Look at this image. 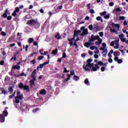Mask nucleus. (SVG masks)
<instances>
[{"instance_id":"1","label":"nucleus","mask_w":128,"mask_h":128,"mask_svg":"<svg viewBox=\"0 0 128 128\" xmlns=\"http://www.w3.org/2000/svg\"><path fill=\"white\" fill-rule=\"evenodd\" d=\"M26 24L28 26H37L38 28L40 26V24L38 22V20H36L34 19H32L27 21Z\"/></svg>"},{"instance_id":"2","label":"nucleus","mask_w":128,"mask_h":128,"mask_svg":"<svg viewBox=\"0 0 128 128\" xmlns=\"http://www.w3.org/2000/svg\"><path fill=\"white\" fill-rule=\"evenodd\" d=\"M94 63H90L86 64H84L82 66V68L85 72H90V68H94Z\"/></svg>"},{"instance_id":"3","label":"nucleus","mask_w":128,"mask_h":128,"mask_svg":"<svg viewBox=\"0 0 128 128\" xmlns=\"http://www.w3.org/2000/svg\"><path fill=\"white\" fill-rule=\"evenodd\" d=\"M19 88L20 90H26L27 92H30V86L26 84L24 85L22 83L20 82L19 85Z\"/></svg>"},{"instance_id":"4","label":"nucleus","mask_w":128,"mask_h":128,"mask_svg":"<svg viewBox=\"0 0 128 128\" xmlns=\"http://www.w3.org/2000/svg\"><path fill=\"white\" fill-rule=\"evenodd\" d=\"M8 9L6 8L5 10L4 13L3 14L2 16L4 18H6L8 20H11L12 18V16H8Z\"/></svg>"},{"instance_id":"5","label":"nucleus","mask_w":128,"mask_h":128,"mask_svg":"<svg viewBox=\"0 0 128 128\" xmlns=\"http://www.w3.org/2000/svg\"><path fill=\"white\" fill-rule=\"evenodd\" d=\"M18 100H24V96L22 94H20V96H16L15 97V103L16 104H20V101Z\"/></svg>"},{"instance_id":"6","label":"nucleus","mask_w":128,"mask_h":128,"mask_svg":"<svg viewBox=\"0 0 128 128\" xmlns=\"http://www.w3.org/2000/svg\"><path fill=\"white\" fill-rule=\"evenodd\" d=\"M20 105H21V107H20V110L22 112H24V110H28V104L26 105V104H22V102H20Z\"/></svg>"},{"instance_id":"7","label":"nucleus","mask_w":128,"mask_h":128,"mask_svg":"<svg viewBox=\"0 0 128 128\" xmlns=\"http://www.w3.org/2000/svg\"><path fill=\"white\" fill-rule=\"evenodd\" d=\"M36 70H34L31 74V78L32 80H36Z\"/></svg>"},{"instance_id":"8","label":"nucleus","mask_w":128,"mask_h":128,"mask_svg":"<svg viewBox=\"0 0 128 128\" xmlns=\"http://www.w3.org/2000/svg\"><path fill=\"white\" fill-rule=\"evenodd\" d=\"M76 36H74H74L72 38H71L70 39H68V41L69 42V44H70V46H72L74 44V42L72 40H74L75 42L76 40Z\"/></svg>"},{"instance_id":"9","label":"nucleus","mask_w":128,"mask_h":128,"mask_svg":"<svg viewBox=\"0 0 128 128\" xmlns=\"http://www.w3.org/2000/svg\"><path fill=\"white\" fill-rule=\"evenodd\" d=\"M95 66H93L91 70L92 72H96L98 70H100V66L98 64H95Z\"/></svg>"},{"instance_id":"10","label":"nucleus","mask_w":128,"mask_h":128,"mask_svg":"<svg viewBox=\"0 0 128 128\" xmlns=\"http://www.w3.org/2000/svg\"><path fill=\"white\" fill-rule=\"evenodd\" d=\"M8 108H5L4 110L2 112L4 116H8V110H6Z\"/></svg>"},{"instance_id":"11","label":"nucleus","mask_w":128,"mask_h":128,"mask_svg":"<svg viewBox=\"0 0 128 128\" xmlns=\"http://www.w3.org/2000/svg\"><path fill=\"white\" fill-rule=\"evenodd\" d=\"M80 32H82L80 30H75L74 34V36H78V34H80Z\"/></svg>"},{"instance_id":"12","label":"nucleus","mask_w":128,"mask_h":128,"mask_svg":"<svg viewBox=\"0 0 128 128\" xmlns=\"http://www.w3.org/2000/svg\"><path fill=\"white\" fill-rule=\"evenodd\" d=\"M0 122H4V116L0 114Z\"/></svg>"},{"instance_id":"13","label":"nucleus","mask_w":128,"mask_h":128,"mask_svg":"<svg viewBox=\"0 0 128 128\" xmlns=\"http://www.w3.org/2000/svg\"><path fill=\"white\" fill-rule=\"evenodd\" d=\"M112 28H120V24H114V22H112L111 24Z\"/></svg>"},{"instance_id":"14","label":"nucleus","mask_w":128,"mask_h":128,"mask_svg":"<svg viewBox=\"0 0 128 128\" xmlns=\"http://www.w3.org/2000/svg\"><path fill=\"white\" fill-rule=\"evenodd\" d=\"M88 34V28H86V30H83V32L80 34V36H86V34Z\"/></svg>"},{"instance_id":"15","label":"nucleus","mask_w":128,"mask_h":128,"mask_svg":"<svg viewBox=\"0 0 128 128\" xmlns=\"http://www.w3.org/2000/svg\"><path fill=\"white\" fill-rule=\"evenodd\" d=\"M13 70H20V66L15 65L12 66Z\"/></svg>"},{"instance_id":"16","label":"nucleus","mask_w":128,"mask_h":128,"mask_svg":"<svg viewBox=\"0 0 128 128\" xmlns=\"http://www.w3.org/2000/svg\"><path fill=\"white\" fill-rule=\"evenodd\" d=\"M40 94L44 96L46 94V90L42 89L40 91Z\"/></svg>"},{"instance_id":"17","label":"nucleus","mask_w":128,"mask_h":128,"mask_svg":"<svg viewBox=\"0 0 128 128\" xmlns=\"http://www.w3.org/2000/svg\"><path fill=\"white\" fill-rule=\"evenodd\" d=\"M58 48H56L54 50H53L52 52V54H54V56H56L58 54Z\"/></svg>"},{"instance_id":"18","label":"nucleus","mask_w":128,"mask_h":128,"mask_svg":"<svg viewBox=\"0 0 128 128\" xmlns=\"http://www.w3.org/2000/svg\"><path fill=\"white\" fill-rule=\"evenodd\" d=\"M30 86H36V84H34V80H30Z\"/></svg>"},{"instance_id":"19","label":"nucleus","mask_w":128,"mask_h":128,"mask_svg":"<svg viewBox=\"0 0 128 128\" xmlns=\"http://www.w3.org/2000/svg\"><path fill=\"white\" fill-rule=\"evenodd\" d=\"M96 40V37L94 36V34H92L91 36V39L89 40V42H94Z\"/></svg>"},{"instance_id":"20","label":"nucleus","mask_w":128,"mask_h":128,"mask_svg":"<svg viewBox=\"0 0 128 128\" xmlns=\"http://www.w3.org/2000/svg\"><path fill=\"white\" fill-rule=\"evenodd\" d=\"M114 56H120V52L115 51L114 52Z\"/></svg>"},{"instance_id":"21","label":"nucleus","mask_w":128,"mask_h":128,"mask_svg":"<svg viewBox=\"0 0 128 128\" xmlns=\"http://www.w3.org/2000/svg\"><path fill=\"white\" fill-rule=\"evenodd\" d=\"M55 38H57V40H60L62 38V36L60 35V33H57L55 36Z\"/></svg>"},{"instance_id":"22","label":"nucleus","mask_w":128,"mask_h":128,"mask_svg":"<svg viewBox=\"0 0 128 128\" xmlns=\"http://www.w3.org/2000/svg\"><path fill=\"white\" fill-rule=\"evenodd\" d=\"M8 90L10 94H12V92H14V86H10Z\"/></svg>"},{"instance_id":"23","label":"nucleus","mask_w":128,"mask_h":128,"mask_svg":"<svg viewBox=\"0 0 128 128\" xmlns=\"http://www.w3.org/2000/svg\"><path fill=\"white\" fill-rule=\"evenodd\" d=\"M96 20H98V21L100 20L101 22H104V20H102V17H100V16L96 17Z\"/></svg>"},{"instance_id":"24","label":"nucleus","mask_w":128,"mask_h":128,"mask_svg":"<svg viewBox=\"0 0 128 128\" xmlns=\"http://www.w3.org/2000/svg\"><path fill=\"white\" fill-rule=\"evenodd\" d=\"M110 14H108L104 16V18H105V20H108V18H110Z\"/></svg>"},{"instance_id":"25","label":"nucleus","mask_w":128,"mask_h":128,"mask_svg":"<svg viewBox=\"0 0 128 128\" xmlns=\"http://www.w3.org/2000/svg\"><path fill=\"white\" fill-rule=\"evenodd\" d=\"M102 40H98V42H96V46H100L102 44Z\"/></svg>"},{"instance_id":"26","label":"nucleus","mask_w":128,"mask_h":128,"mask_svg":"<svg viewBox=\"0 0 128 128\" xmlns=\"http://www.w3.org/2000/svg\"><path fill=\"white\" fill-rule=\"evenodd\" d=\"M24 76V73L22 72L19 75L14 74V76H16V78H18V76Z\"/></svg>"},{"instance_id":"27","label":"nucleus","mask_w":128,"mask_h":128,"mask_svg":"<svg viewBox=\"0 0 128 128\" xmlns=\"http://www.w3.org/2000/svg\"><path fill=\"white\" fill-rule=\"evenodd\" d=\"M80 80V77L76 75H74V80Z\"/></svg>"},{"instance_id":"28","label":"nucleus","mask_w":128,"mask_h":128,"mask_svg":"<svg viewBox=\"0 0 128 128\" xmlns=\"http://www.w3.org/2000/svg\"><path fill=\"white\" fill-rule=\"evenodd\" d=\"M106 13H107L106 11H104V12H100V16H106Z\"/></svg>"},{"instance_id":"29","label":"nucleus","mask_w":128,"mask_h":128,"mask_svg":"<svg viewBox=\"0 0 128 128\" xmlns=\"http://www.w3.org/2000/svg\"><path fill=\"white\" fill-rule=\"evenodd\" d=\"M118 36L120 40H122V38H124V34H119Z\"/></svg>"},{"instance_id":"30","label":"nucleus","mask_w":128,"mask_h":128,"mask_svg":"<svg viewBox=\"0 0 128 128\" xmlns=\"http://www.w3.org/2000/svg\"><path fill=\"white\" fill-rule=\"evenodd\" d=\"M38 110H40V108H36L34 110H32V112H34V114H35V112H38Z\"/></svg>"},{"instance_id":"31","label":"nucleus","mask_w":128,"mask_h":128,"mask_svg":"<svg viewBox=\"0 0 128 128\" xmlns=\"http://www.w3.org/2000/svg\"><path fill=\"white\" fill-rule=\"evenodd\" d=\"M84 46H86V48H90V44H89L88 42H86L84 44Z\"/></svg>"},{"instance_id":"32","label":"nucleus","mask_w":128,"mask_h":128,"mask_svg":"<svg viewBox=\"0 0 128 128\" xmlns=\"http://www.w3.org/2000/svg\"><path fill=\"white\" fill-rule=\"evenodd\" d=\"M94 48H96V50H98V47H96V46H90V50H94Z\"/></svg>"},{"instance_id":"33","label":"nucleus","mask_w":128,"mask_h":128,"mask_svg":"<svg viewBox=\"0 0 128 128\" xmlns=\"http://www.w3.org/2000/svg\"><path fill=\"white\" fill-rule=\"evenodd\" d=\"M92 62V58H89L88 60H87V64H90V62Z\"/></svg>"},{"instance_id":"34","label":"nucleus","mask_w":128,"mask_h":128,"mask_svg":"<svg viewBox=\"0 0 128 128\" xmlns=\"http://www.w3.org/2000/svg\"><path fill=\"white\" fill-rule=\"evenodd\" d=\"M100 40V36H98V35H97L96 36H95V40Z\"/></svg>"},{"instance_id":"35","label":"nucleus","mask_w":128,"mask_h":128,"mask_svg":"<svg viewBox=\"0 0 128 128\" xmlns=\"http://www.w3.org/2000/svg\"><path fill=\"white\" fill-rule=\"evenodd\" d=\"M88 28L90 30H94V26H92V24H90L88 26Z\"/></svg>"},{"instance_id":"36","label":"nucleus","mask_w":128,"mask_h":128,"mask_svg":"<svg viewBox=\"0 0 128 128\" xmlns=\"http://www.w3.org/2000/svg\"><path fill=\"white\" fill-rule=\"evenodd\" d=\"M98 66H104V63L102 61H98Z\"/></svg>"},{"instance_id":"37","label":"nucleus","mask_w":128,"mask_h":128,"mask_svg":"<svg viewBox=\"0 0 128 128\" xmlns=\"http://www.w3.org/2000/svg\"><path fill=\"white\" fill-rule=\"evenodd\" d=\"M73 44L74 46H76L75 48H78V44L76 41L74 42V43H73Z\"/></svg>"},{"instance_id":"38","label":"nucleus","mask_w":128,"mask_h":128,"mask_svg":"<svg viewBox=\"0 0 128 128\" xmlns=\"http://www.w3.org/2000/svg\"><path fill=\"white\" fill-rule=\"evenodd\" d=\"M116 46L114 47V48L116 50H118V48H120V46L118 45V43H116Z\"/></svg>"},{"instance_id":"39","label":"nucleus","mask_w":128,"mask_h":128,"mask_svg":"<svg viewBox=\"0 0 128 128\" xmlns=\"http://www.w3.org/2000/svg\"><path fill=\"white\" fill-rule=\"evenodd\" d=\"M34 42V38H30L28 40V42L29 44H32Z\"/></svg>"},{"instance_id":"40","label":"nucleus","mask_w":128,"mask_h":128,"mask_svg":"<svg viewBox=\"0 0 128 128\" xmlns=\"http://www.w3.org/2000/svg\"><path fill=\"white\" fill-rule=\"evenodd\" d=\"M110 30L111 32H114V33L116 32V30L114 28H111Z\"/></svg>"},{"instance_id":"41","label":"nucleus","mask_w":128,"mask_h":128,"mask_svg":"<svg viewBox=\"0 0 128 128\" xmlns=\"http://www.w3.org/2000/svg\"><path fill=\"white\" fill-rule=\"evenodd\" d=\"M12 16H16V12L14 10V12L12 14Z\"/></svg>"},{"instance_id":"42","label":"nucleus","mask_w":128,"mask_h":128,"mask_svg":"<svg viewBox=\"0 0 128 128\" xmlns=\"http://www.w3.org/2000/svg\"><path fill=\"white\" fill-rule=\"evenodd\" d=\"M44 64H40V66H38V68H44Z\"/></svg>"},{"instance_id":"43","label":"nucleus","mask_w":128,"mask_h":128,"mask_svg":"<svg viewBox=\"0 0 128 128\" xmlns=\"http://www.w3.org/2000/svg\"><path fill=\"white\" fill-rule=\"evenodd\" d=\"M14 11L16 12H20V8L18 7H16Z\"/></svg>"},{"instance_id":"44","label":"nucleus","mask_w":128,"mask_h":128,"mask_svg":"<svg viewBox=\"0 0 128 128\" xmlns=\"http://www.w3.org/2000/svg\"><path fill=\"white\" fill-rule=\"evenodd\" d=\"M50 64V60H48L47 62H44L42 64H43V66H46V64Z\"/></svg>"},{"instance_id":"45","label":"nucleus","mask_w":128,"mask_h":128,"mask_svg":"<svg viewBox=\"0 0 128 128\" xmlns=\"http://www.w3.org/2000/svg\"><path fill=\"white\" fill-rule=\"evenodd\" d=\"M114 44H116V42L114 41H112L110 43V46H114Z\"/></svg>"},{"instance_id":"46","label":"nucleus","mask_w":128,"mask_h":128,"mask_svg":"<svg viewBox=\"0 0 128 128\" xmlns=\"http://www.w3.org/2000/svg\"><path fill=\"white\" fill-rule=\"evenodd\" d=\"M31 64H36V59H34L30 61Z\"/></svg>"},{"instance_id":"47","label":"nucleus","mask_w":128,"mask_h":128,"mask_svg":"<svg viewBox=\"0 0 128 128\" xmlns=\"http://www.w3.org/2000/svg\"><path fill=\"white\" fill-rule=\"evenodd\" d=\"M1 34L3 36H6V33L5 32H1Z\"/></svg>"},{"instance_id":"48","label":"nucleus","mask_w":128,"mask_h":128,"mask_svg":"<svg viewBox=\"0 0 128 128\" xmlns=\"http://www.w3.org/2000/svg\"><path fill=\"white\" fill-rule=\"evenodd\" d=\"M62 58H66V52L62 54Z\"/></svg>"},{"instance_id":"49","label":"nucleus","mask_w":128,"mask_h":128,"mask_svg":"<svg viewBox=\"0 0 128 128\" xmlns=\"http://www.w3.org/2000/svg\"><path fill=\"white\" fill-rule=\"evenodd\" d=\"M118 64H122V60L118 59L117 61Z\"/></svg>"},{"instance_id":"50","label":"nucleus","mask_w":128,"mask_h":128,"mask_svg":"<svg viewBox=\"0 0 128 128\" xmlns=\"http://www.w3.org/2000/svg\"><path fill=\"white\" fill-rule=\"evenodd\" d=\"M0 66H4V60H2L0 62Z\"/></svg>"},{"instance_id":"51","label":"nucleus","mask_w":128,"mask_h":128,"mask_svg":"<svg viewBox=\"0 0 128 128\" xmlns=\"http://www.w3.org/2000/svg\"><path fill=\"white\" fill-rule=\"evenodd\" d=\"M85 84H86L87 86H90V82L88 80H85L84 81Z\"/></svg>"},{"instance_id":"52","label":"nucleus","mask_w":128,"mask_h":128,"mask_svg":"<svg viewBox=\"0 0 128 128\" xmlns=\"http://www.w3.org/2000/svg\"><path fill=\"white\" fill-rule=\"evenodd\" d=\"M99 36L101 37L104 36V32H99Z\"/></svg>"},{"instance_id":"53","label":"nucleus","mask_w":128,"mask_h":128,"mask_svg":"<svg viewBox=\"0 0 128 128\" xmlns=\"http://www.w3.org/2000/svg\"><path fill=\"white\" fill-rule=\"evenodd\" d=\"M114 60H115V62H118V57L114 56Z\"/></svg>"},{"instance_id":"54","label":"nucleus","mask_w":128,"mask_h":128,"mask_svg":"<svg viewBox=\"0 0 128 128\" xmlns=\"http://www.w3.org/2000/svg\"><path fill=\"white\" fill-rule=\"evenodd\" d=\"M48 54V52H44V54L40 52V54H42V56H46V54Z\"/></svg>"},{"instance_id":"55","label":"nucleus","mask_w":128,"mask_h":128,"mask_svg":"<svg viewBox=\"0 0 128 128\" xmlns=\"http://www.w3.org/2000/svg\"><path fill=\"white\" fill-rule=\"evenodd\" d=\"M116 12H122V10L120 8H117L116 9Z\"/></svg>"},{"instance_id":"56","label":"nucleus","mask_w":128,"mask_h":128,"mask_svg":"<svg viewBox=\"0 0 128 128\" xmlns=\"http://www.w3.org/2000/svg\"><path fill=\"white\" fill-rule=\"evenodd\" d=\"M44 58V56H39L38 58V60H42Z\"/></svg>"},{"instance_id":"57","label":"nucleus","mask_w":128,"mask_h":128,"mask_svg":"<svg viewBox=\"0 0 128 128\" xmlns=\"http://www.w3.org/2000/svg\"><path fill=\"white\" fill-rule=\"evenodd\" d=\"M106 70V67L102 66L101 68V72H104Z\"/></svg>"},{"instance_id":"58","label":"nucleus","mask_w":128,"mask_h":128,"mask_svg":"<svg viewBox=\"0 0 128 128\" xmlns=\"http://www.w3.org/2000/svg\"><path fill=\"white\" fill-rule=\"evenodd\" d=\"M69 76H74V71H70V74Z\"/></svg>"},{"instance_id":"59","label":"nucleus","mask_w":128,"mask_h":128,"mask_svg":"<svg viewBox=\"0 0 128 128\" xmlns=\"http://www.w3.org/2000/svg\"><path fill=\"white\" fill-rule=\"evenodd\" d=\"M114 2H110L109 3V6H114Z\"/></svg>"},{"instance_id":"60","label":"nucleus","mask_w":128,"mask_h":128,"mask_svg":"<svg viewBox=\"0 0 128 128\" xmlns=\"http://www.w3.org/2000/svg\"><path fill=\"white\" fill-rule=\"evenodd\" d=\"M124 18H125L124 16H121L120 17V20H124Z\"/></svg>"},{"instance_id":"61","label":"nucleus","mask_w":128,"mask_h":128,"mask_svg":"<svg viewBox=\"0 0 128 128\" xmlns=\"http://www.w3.org/2000/svg\"><path fill=\"white\" fill-rule=\"evenodd\" d=\"M108 62H110V64H112V58H110L108 60Z\"/></svg>"},{"instance_id":"62","label":"nucleus","mask_w":128,"mask_h":128,"mask_svg":"<svg viewBox=\"0 0 128 128\" xmlns=\"http://www.w3.org/2000/svg\"><path fill=\"white\" fill-rule=\"evenodd\" d=\"M90 14H94V10L93 9H91L90 10Z\"/></svg>"},{"instance_id":"63","label":"nucleus","mask_w":128,"mask_h":128,"mask_svg":"<svg viewBox=\"0 0 128 128\" xmlns=\"http://www.w3.org/2000/svg\"><path fill=\"white\" fill-rule=\"evenodd\" d=\"M96 30H100V29L99 26H96Z\"/></svg>"},{"instance_id":"64","label":"nucleus","mask_w":128,"mask_h":128,"mask_svg":"<svg viewBox=\"0 0 128 128\" xmlns=\"http://www.w3.org/2000/svg\"><path fill=\"white\" fill-rule=\"evenodd\" d=\"M94 58H98V55L96 54H94Z\"/></svg>"}]
</instances>
